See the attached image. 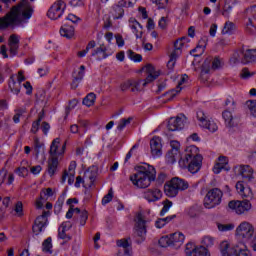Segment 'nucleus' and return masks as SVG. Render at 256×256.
<instances>
[{
	"instance_id": "55",
	"label": "nucleus",
	"mask_w": 256,
	"mask_h": 256,
	"mask_svg": "<svg viewBox=\"0 0 256 256\" xmlns=\"http://www.w3.org/2000/svg\"><path fill=\"white\" fill-rule=\"evenodd\" d=\"M111 201H113V189H110L107 195L102 198V205H107L111 203Z\"/></svg>"
},
{
	"instance_id": "33",
	"label": "nucleus",
	"mask_w": 256,
	"mask_h": 256,
	"mask_svg": "<svg viewBox=\"0 0 256 256\" xmlns=\"http://www.w3.org/2000/svg\"><path fill=\"white\" fill-rule=\"evenodd\" d=\"M123 7L124 6L121 5V2H118L112 6L110 13L114 19H121L123 15H125V10Z\"/></svg>"
},
{
	"instance_id": "56",
	"label": "nucleus",
	"mask_w": 256,
	"mask_h": 256,
	"mask_svg": "<svg viewBox=\"0 0 256 256\" xmlns=\"http://www.w3.org/2000/svg\"><path fill=\"white\" fill-rule=\"evenodd\" d=\"M246 31L247 33H250V35H256V26L253 25V21H251V19H249L246 24Z\"/></svg>"
},
{
	"instance_id": "32",
	"label": "nucleus",
	"mask_w": 256,
	"mask_h": 256,
	"mask_svg": "<svg viewBox=\"0 0 256 256\" xmlns=\"http://www.w3.org/2000/svg\"><path fill=\"white\" fill-rule=\"evenodd\" d=\"M253 61H256V49L244 51L242 65H248V63H253Z\"/></svg>"
},
{
	"instance_id": "9",
	"label": "nucleus",
	"mask_w": 256,
	"mask_h": 256,
	"mask_svg": "<svg viewBox=\"0 0 256 256\" xmlns=\"http://www.w3.org/2000/svg\"><path fill=\"white\" fill-rule=\"evenodd\" d=\"M221 199H223V191L219 188H212L204 198V207L206 209H214L217 205H221Z\"/></svg>"
},
{
	"instance_id": "18",
	"label": "nucleus",
	"mask_w": 256,
	"mask_h": 256,
	"mask_svg": "<svg viewBox=\"0 0 256 256\" xmlns=\"http://www.w3.org/2000/svg\"><path fill=\"white\" fill-rule=\"evenodd\" d=\"M65 1L59 0L58 2L54 3L51 8L48 10V17L49 19L55 20L59 19L61 15H63V11H65Z\"/></svg>"
},
{
	"instance_id": "25",
	"label": "nucleus",
	"mask_w": 256,
	"mask_h": 256,
	"mask_svg": "<svg viewBox=\"0 0 256 256\" xmlns=\"http://www.w3.org/2000/svg\"><path fill=\"white\" fill-rule=\"evenodd\" d=\"M236 190L240 197H247L248 199H251L253 197V191H251V188H249V186H246L243 181H239L236 183Z\"/></svg>"
},
{
	"instance_id": "8",
	"label": "nucleus",
	"mask_w": 256,
	"mask_h": 256,
	"mask_svg": "<svg viewBox=\"0 0 256 256\" xmlns=\"http://www.w3.org/2000/svg\"><path fill=\"white\" fill-rule=\"evenodd\" d=\"M184 241L185 235L181 232H175L167 236H162L158 243L160 247H175V249H179Z\"/></svg>"
},
{
	"instance_id": "43",
	"label": "nucleus",
	"mask_w": 256,
	"mask_h": 256,
	"mask_svg": "<svg viewBox=\"0 0 256 256\" xmlns=\"http://www.w3.org/2000/svg\"><path fill=\"white\" fill-rule=\"evenodd\" d=\"M245 51L234 52L232 57L230 58V62L233 65H237V63H243V55Z\"/></svg>"
},
{
	"instance_id": "20",
	"label": "nucleus",
	"mask_w": 256,
	"mask_h": 256,
	"mask_svg": "<svg viewBox=\"0 0 256 256\" xmlns=\"http://www.w3.org/2000/svg\"><path fill=\"white\" fill-rule=\"evenodd\" d=\"M187 79H189V77L187 76V74H184L181 77V80L178 82L176 89L166 92L163 95L164 97H167V98L165 101H162V103H167V101H172V99H175V97H177V93H181V89H183V87L181 86L184 85V83H187Z\"/></svg>"
},
{
	"instance_id": "6",
	"label": "nucleus",
	"mask_w": 256,
	"mask_h": 256,
	"mask_svg": "<svg viewBox=\"0 0 256 256\" xmlns=\"http://www.w3.org/2000/svg\"><path fill=\"white\" fill-rule=\"evenodd\" d=\"M220 252L222 256H251V252L243 243L231 247L227 241L220 243Z\"/></svg>"
},
{
	"instance_id": "19",
	"label": "nucleus",
	"mask_w": 256,
	"mask_h": 256,
	"mask_svg": "<svg viewBox=\"0 0 256 256\" xmlns=\"http://www.w3.org/2000/svg\"><path fill=\"white\" fill-rule=\"evenodd\" d=\"M185 123H187V118L185 115L178 116L176 118H170L168 121V130L169 131H181L185 127Z\"/></svg>"
},
{
	"instance_id": "57",
	"label": "nucleus",
	"mask_w": 256,
	"mask_h": 256,
	"mask_svg": "<svg viewBox=\"0 0 256 256\" xmlns=\"http://www.w3.org/2000/svg\"><path fill=\"white\" fill-rule=\"evenodd\" d=\"M14 211L18 217H23V202L18 201L15 205Z\"/></svg>"
},
{
	"instance_id": "5",
	"label": "nucleus",
	"mask_w": 256,
	"mask_h": 256,
	"mask_svg": "<svg viewBox=\"0 0 256 256\" xmlns=\"http://www.w3.org/2000/svg\"><path fill=\"white\" fill-rule=\"evenodd\" d=\"M220 252L222 256H251V252L243 243L231 247L227 241L220 243Z\"/></svg>"
},
{
	"instance_id": "21",
	"label": "nucleus",
	"mask_w": 256,
	"mask_h": 256,
	"mask_svg": "<svg viewBox=\"0 0 256 256\" xmlns=\"http://www.w3.org/2000/svg\"><path fill=\"white\" fill-rule=\"evenodd\" d=\"M150 149L153 157H161L163 155V144H161L159 136H155L150 140Z\"/></svg>"
},
{
	"instance_id": "41",
	"label": "nucleus",
	"mask_w": 256,
	"mask_h": 256,
	"mask_svg": "<svg viewBox=\"0 0 256 256\" xmlns=\"http://www.w3.org/2000/svg\"><path fill=\"white\" fill-rule=\"evenodd\" d=\"M52 239L51 237H48L46 240L43 241L42 243V251L44 253H49V255H51V253H53V243H52Z\"/></svg>"
},
{
	"instance_id": "31",
	"label": "nucleus",
	"mask_w": 256,
	"mask_h": 256,
	"mask_svg": "<svg viewBox=\"0 0 256 256\" xmlns=\"http://www.w3.org/2000/svg\"><path fill=\"white\" fill-rule=\"evenodd\" d=\"M238 173L244 179H248V181H251L253 179V168H251V166L249 165H241L238 168Z\"/></svg>"
},
{
	"instance_id": "14",
	"label": "nucleus",
	"mask_w": 256,
	"mask_h": 256,
	"mask_svg": "<svg viewBox=\"0 0 256 256\" xmlns=\"http://www.w3.org/2000/svg\"><path fill=\"white\" fill-rule=\"evenodd\" d=\"M253 233H255V228L249 222H242L236 229L238 237L246 241L253 237Z\"/></svg>"
},
{
	"instance_id": "50",
	"label": "nucleus",
	"mask_w": 256,
	"mask_h": 256,
	"mask_svg": "<svg viewBox=\"0 0 256 256\" xmlns=\"http://www.w3.org/2000/svg\"><path fill=\"white\" fill-rule=\"evenodd\" d=\"M224 63L223 60L219 57L212 58V66L211 69L213 71H217V69H221L223 67Z\"/></svg>"
},
{
	"instance_id": "44",
	"label": "nucleus",
	"mask_w": 256,
	"mask_h": 256,
	"mask_svg": "<svg viewBox=\"0 0 256 256\" xmlns=\"http://www.w3.org/2000/svg\"><path fill=\"white\" fill-rule=\"evenodd\" d=\"M43 110L39 113L38 119L32 123L31 133H37L39 127H41V121H43Z\"/></svg>"
},
{
	"instance_id": "35",
	"label": "nucleus",
	"mask_w": 256,
	"mask_h": 256,
	"mask_svg": "<svg viewBox=\"0 0 256 256\" xmlns=\"http://www.w3.org/2000/svg\"><path fill=\"white\" fill-rule=\"evenodd\" d=\"M60 35L66 37V39H71L75 35V28L71 25L64 24L60 29Z\"/></svg>"
},
{
	"instance_id": "36",
	"label": "nucleus",
	"mask_w": 256,
	"mask_h": 256,
	"mask_svg": "<svg viewBox=\"0 0 256 256\" xmlns=\"http://www.w3.org/2000/svg\"><path fill=\"white\" fill-rule=\"evenodd\" d=\"M59 166V158H49L48 160V174L53 177L57 173V167Z\"/></svg>"
},
{
	"instance_id": "45",
	"label": "nucleus",
	"mask_w": 256,
	"mask_h": 256,
	"mask_svg": "<svg viewBox=\"0 0 256 256\" xmlns=\"http://www.w3.org/2000/svg\"><path fill=\"white\" fill-rule=\"evenodd\" d=\"M193 255L194 256H211V254H209V250H207L205 246L196 247L193 250Z\"/></svg>"
},
{
	"instance_id": "46",
	"label": "nucleus",
	"mask_w": 256,
	"mask_h": 256,
	"mask_svg": "<svg viewBox=\"0 0 256 256\" xmlns=\"http://www.w3.org/2000/svg\"><path fill=\"white\" fill-rule=\"evenodd\" d=\"M127 55L129 59L134 61V63H141V61H143V56H141V54L133 52V50H128Z\"/></svg>"
},
{
	"instance_id": "22",
	"label": "nucleus",
	"mask_w": 256,
	"mask_h": 256,
	"mask_svg": "<svg viewBox=\"0 0 256 256\" xmlns=\"http://www.w3.org/2000/svg\"><path fill=\"white\" fill-rule=\"evenodd\" d=\"M73 81L71 83L72 89H77L79 87V83L83 81V77H85V66L81 65L78 70H74L72 73Z\"/></svg>"
},
{
	"instance_id": "30",
	"label": "nucleus",
	"mask_w": 256,
	"mask_h": 256,
	"mask_svg": "<svg viewBox=\"0 0 256 256\" xmlns=\"http://www.w3.org/2000/svg\"><path fill=\"white\" fill-rule=\"evenodd\" d=\"M176 147L172 148L166 154V159H168V163H175L177 159H181V153L179 152V143H175Z\"/></svg>"
},
{
	"instance_id": "10",
	"label": "nucleus",
	"mask_w": 256,
	"mask_h": 256,
	"mask_svg": "<svg viewBox=\"0 0 256 256\" xmlns=\"http://www.w3.org/2000/svg\"><path fill=\"white\" fill-rule=\"evenodd\" d=\"M185 43H189V38L182 37L174 42V50L170 54V60L167 63L168 69H173V67H175V61H177V58L181 55V49H183Z\"/></svg>"
},
{
	"instance_id": "47",
	"label": "nucleus",
	"mask_w": 256,
	"mask_h": 256,
	"mask_svg": "<svg viewBox=\"0 0 256 256\" xmlns=\"http://www.w3.org/2000/svg\"><path fill=\"white\" fill-rule=\"evenodd\" d=\"M163 208L160 211V216L163 217L165 216V213H167L172 207H173V202L171 200H164L162 202Z\"/></svg>"
},
{
	"instance_id": "2",
	"label": "nucleus",
	"mask_w": 256,
	"mask_h": 256,
	"mask_svg": "<svg viewBox=\"0 0 256 256\" xmlns=\"http://www.w3.org/2000/svg\"><path fill=\"white\" fill-rule=\"evenodd\" d=\"M157 179V170L149 164L136 167V173L130 176V181L139 189H147Z\"/></svg>"
},
{
	"instance_id": "63",
	"label": "nucleus",
	"mask_w": 256,
	"mask_h": 256,
	"mask_svg": "<svg viewBox=\"0 0 256 256\" xmlns=\"http://www.w3.org/2000/svg\"><path fill=\"white\" fill-rule=\"evenodd\" d=\"M119 2L123 7H133L135 5V0H120Z\"/></svg>"
},
{
	"instance_id": "53",
	"label": "nucleus",
	"mask_w": 256,
	"mask_h": 256,
	"mask_svg": "<svg viewBox=\"0 0 256 256\" xmlns=\"http://www.w3.org/2000/svg\"><path fill=\"white\" fill-rule=\"evenodd\" d=\"M203 247H213L215 245V238L211 236H204L202 239Z\"/></svg>"
},
{
	"instance_id": "52",
	"label": "nucleus",
	"mask_w": 256,
	"mask_h": 256,
	"mask_svg": "<svg viewBox=\"0 0 256 256\" xmlns=\"http://www.w3.org/2000/svg\"><path fill=\"white\" fill-rule=\"evenodd\" d=\"M229 3H231V0H228L227 4H224L222 15L223 17H226V19H229L231 16V11H233V6H229Z\"/></svg>"
},
{
	"instance_id": "23",
	"label": "nucleus",
	"mask_w": 256,
	"mask_h": 256,
	"mask_svg": "<svg viewBox=\"0 0 256 256\" xmlns=\"http://www.w3.org/2000/svg\"><path fill=\"white\" fill-rule=\"evenodd\" d=\"M228 164L229 158H227V156L218 157V160L213 167V173H215V175H219L223 169H225V171H229L230 168H227Z\"/></svg>"
},
{
	"instance_id": "48",
	"label": "nucleus",
	"mask_w": 256,
	"mask_h": 256,
	"mask_svg": "<svg viewBox=\"0 0 256 256\" xmlns=\"http://www.w3.org/2000/svg\"><path fill=\"white\" fill-rule=\"evenodd\" d=\"M131 121H133V118L129 117V118H122L117 126L118 131H123V129H125V127H127V125H131Z\"/></svg>"
},
{
	"instance_id": "16",
	"label": "nucleus",
	"mask_w": 256,
	"mask_h": 256,
	"mask_svg": "<svg viewBox=\"0 0 256 256\" xmlns=\"http://www.w3.org/2000/svg\"><path fill=\"white\" fill-rule=\"evenodd\" d=\"M50 215L51 213L49 211H44L42 215L36 218L34 225L32 227V231L33 233H35V235H39V233H42L43 229L47 227V217H49Z\"/></svg>"
},
{
	"instance_id": "40",
	"label": "nucleus",
	"mask_w": 256,
	"mask_h": 256,
	"mask_svg": "<svg viewBox=\"0 0 256 256\" xmlns=\"http://www.w3.org/2000/svg\"><path fill=\"white\" fill-rule=\"evenodd\" d=\"M212 61L213 58L208 57L205 59V61L202 64V69H201V75H207L209 73V71H211L212 67Z\"/></svg>"
},
{
	"instance_id": "39",
	"label": "nucleus",
	"mask_w": 256,
	"mask_h": 256,
	"mask_svg": "<svg viewBox=\"0 0 256 256\" xmlns=\"http://www.w3.org/2000/svg\"><path fill=\"white\" fill-rule=\"evenodd\" d=\"M116 245L122 248L126 256H131V249H129V241L127 239L118 240Z\"/></svg>"
},
{
	"instance_id": "4",
	"label": "nucleus",
	"mask_w": 256,
	"mask_h": 256,
	"mask_svg": "<svg viewBox=\"0 0 256 256\" xmlns=\"http://www.w3.org/2000/svg\"><path fill=\"white\" fill-rule=\"evenodd\" d=\"M187 189H189V182L179 177L172 178L164 185L166 197H177L179 191H187Z\"/></svg>"
},
{
	"instance_id": "51",
	"label": "nucleus",
	"mask_w": 256,
	"mask_h": 256,
	"mask_svg": "<svg viewBox=\"0 0 256 256\" xmlns=\"http://www.w3.org/2000/svg\"><path fill=\"white\" fill-rule=\"evenodd\" d=\"M77 219L79 220L81 227L85 226V224L87 223V219H89V214L87 213V210H82L81 214L77 216Z\"/></svg>"
},
{
	"instance_id": "37",
	"label": "nucleus",
	"mask_w": 256,
	"mask_h": 256,
	"mask_svg": "<svg viewBox=\"0 0 256 256\" xmlns=\"http://www.w3.org/2000/svg\"><path fill=\"white\" fill-rule=\"evenodd\" d=\"M61 143V140L59 138H55L51 145H50V159H57V155H61V153L57 152V149H59V144Z\"/></svg>"
},
{
	"instance_id": "1",
	"label": "nucleus",
	"mask_w": 256,
	"mask_h": 256,
	"mask_svg": "<svg viewBox=\"0 0 256 256\" xmlns=\"http://www.w3.org/2000/svg\"><path fill=\"white\" fill-rule=\"evenodd\" d=\"M31 17H33V6L29 0H21L4 17L0 18V31L13 27V25H25L29 23Z\"/></svg>"
},
{
	"instance_id": "26",
	"label": "nucleus",
	"mask_w": 256,
	"mask_h": 256,
	"mask_svg": "<svg viewBox=\"0 0 256 256\" xmlns=\"http://www.w3.org/2000/svg\"><path fill=\"white\" fill-rule=\"evenodd\" d=\"M222 117L225 121L226 127H229L230 129L233 127H237V125H239V118L233 117L231 111H224L222 113Z\"/></svg>"
},
{
	"instance_id": "62",
	"label": "nucleus",
	"mask_w": 256,
	"mask_h": 256,
	"mask_svg": "<svg viewBox=\"0 0 256 256\" xmlns=\"http://www.w3.org/2000/svg\"><path fill=\"white\" fill-rule=\"evenodd\" d=\"M78 101L73 99L69 102V105L66 108V115H69L70 111L73 110L74 107H77Z\"/></svg>"
},
{
	"instance_id": "12",
	"label": "nucleus",
	"mask_w": 256,
	"mask_h": 256,
	"mask_svg": "<svg viewBox=\"0 0 256 256\" xmlns=\"http://www.w3.org/2000/svg\"><path fill=\"white\" fill-rule=\"evenodd\" d=\"M229 209L236 212L237 215H243L251 211V202L249 200H232L228 203Z\"/></svg>"
},
{
	"instance_id": "11",
	"label": "nucleus",
	"mask_w": 256,
	"mask_h": 256,
	"mask_svg": "<svg viewBox=\"0 0 256 256\" xmlns=\"http://www.w3.org/2000/svg\"><path fill=\"white\" fill-rule=\"evenodd\" d=\"M95 179H97V168L92 167L84 172V179L81 176H78L74 185L77 189L81 187V183H87L88 187H93Z\"/></svg>"
},
{
	"instance_id": "13",
	"label": "nucleus",
	"mask_w": 256,
	"mask_h": 256,
	"mask_svg": "<svg viewBox=\"0 0 256 256\" xmlns=\"http://www.w3.org/2000/svg\"><path fill=\"white\" fill-rule=\"evenodd\" d=\"M197 120L199 121L200 127H203L204 129H208L210 133H215L219 129L217 126V123L207 120V115L203 110H198L196 113Z\"/></svg>"
},
{
	"instance_id": "24",
	"label": "nucleus",
	"mask_w": 256,
	"mask_h": 256,
	"mask_svg": "<svg viewBox=\"0 0 256 256\" xmlns=\"http://www.w3.org/2000/svg\"><path fill=\"white\" fill-rule=\"evenodd\" d=\"M8 47L10 55H12V57H15V55H17L19 51V36H17V34L10 35L8 39Z\"/></svg>"
},
{
	"instance_id": "59",
	"label": "nucleus",
	"mask_w": 256,
	"mask_h": 256,
	"mask_svg": "<svg viewBox=\"0 0 256 256\" xmlns=\"http://www.w3.org/2000/svg\"><path fill=\"white\" fill-rule=\"evenodd\" d=\"M23 113H25L24 109L15 110V115L13 116L14 123H19L21 116H23Z\"/></svg>"
},
{
	"instance_id": "3",
	"label": "nucleus",
	"mask_w": 256,
	"mask_h": 256,
	"mask_svg": "<svg viewBox=\"0 0 256 256\" xmlns=\"http://www.w3.org/2000/svg\"><path fill=\"white\" fill-rule=\"evenodd\" d=\"M145 70L148 74L145 80H127L121 84V91H129L130 89L132 93H139L140 91H143V87H147L149 83H153V81L160 75L151 64H148Z\"/></svg>"
},
{
	"instance_id": "27",
	"label": "nucleus",
	"mask_w": 256,
	"mask_h": 256,
	"mask_svg": "<svg viewBox=\"0 0 256 256\" xmlns=\"http://www.w3.org/2000/svg\"><path fill=\"white\" fill-rule=\"evenodd\" d=\"M197 157H201L199 154V148L192 145L186 148L184 159H180V161H186V163H189V160L197 159Z\"/></svg>"
},
{
	"instance_id": "28",
	"label": "nucleus",
	"mask_w": 256,
	"mask_h": 256,
	"mask_svg": "<svg viewBox=\"0 0 256 256\" xmlns=\"http://www.w3.org/2000/svg\"><path fill=\"white\" fill-rule=\"evenodd\" d=\"M130 29H132L136 39L143 37V25H141L135 18L130 19Z\"/></svg>"
},
{
	"instance_id": "34",
	"label": "nucleus",
	"mask_w": 256,
	"mask_h": 256,
	"mask_svg": "<svg viewBox=\"0 0 256 256\" xmlns=\"http://www.w3.org/2000/svg\"><path fill=\"white\" fill-rule=\"evenodd\" d=\"M8 87L14 95H18L21 93V84L15 81V75H11L9 82H8Z\"/></svg>"
},
{
	"instance_id": "42",
	"label": "nucleus",
	"mask_w": 256,
	"mask_h": 256,
	"mask_svg": "<svg viewBox=\"0 0 256 256\" xmlns=\"http://www.w3.org/2000/svg\"><path fill=\"white\" fill-rule=\"evenodd\" d=\"M95 99H97V96L95 93H89L82 101L83 105L86 107H93L95 105Z\"/></svg>"
},
{
	"instance_id": "29",
	"label": "nucleus",
	"mask_w": 256,
	"mask_h": 256,
	"mask_svg": "<svg viewBox=\"0 0 256 256\" xmlns=\"http://www.w3.org/2000/svg\"><path fill=\"white\" fill-rule=\"evenodd\" d=\"M111 53L107 52V47L105 45H100V47L96 48L92 52V57H97L98 61H102V59H107Z\"/></svg>"
},
{
	"instance_id": "60",
	"label": "nucleus",
	"mask_w": 256,
	"mask_h": 256,
	"mask_svg": "<svg viewBox=\"0 0 256 256\" xmlns=\"http://www.w3.org/2000/svg\"><path fill=\"white\" fill-rule=\"evenodd\" d=\"M217 227L220 231H232L235 226L233 224H218Z\"/></svg>"
},
{
	"instance_id": "17",
	"label": "nucleus",
	"mask_w": 256,
	"mask_h": 256,
	"mask_svg": "<svg viewBox=\"0 0 256 256\" xmlns=\"http://www.w3.org/2000/svg\"><path fill=\"white\" fill-rule=\"evenodd\" d=\"M143 197L148 203H157L163 198V192L159 188H149L143 191Z\"/></svg>"
},
{
	"instance_id": "38",
	"label": "nucleus",
	"mask_w": 256,
	"mask_h": 256,
	"mask_svg": "<svg viewBox=\"0 0 256 256\" xmlns=\"http://www.w3.org/2000/svg\"><path fill=\"white\" fill-rule=\"evenodd\" d=\"M237 29L235 23L231 21H226L222 29V35H232L233 31Z\"/></svg>"
},
{
	"instance_id": "58",
	"label": "nucleus",
	"mask_w": 256,
	"mask_h": 256,
	"mask_svg": "<svg viewBox=\"0 0 256 256\" xmlns=\"http://www.w3.org/2000/svg\"><path fill=\"white\" fill-rule=\"evenodd\" d=\"M253 75H255V72H250L249 68H243L240 73L242 79H249L250 77H253Z\"/></svg>"
},
{
	"instance_id": "61",
	"label": "nucleus",
	"mask_w": 256,
	"mask_h": 256,
	"mask_svg": "<svg viewBox=\"0 0 256 256\" xmlns=\"http://www.w3.org/2000/svg\"><path fill=\"white\" fill-rule=\"evenodd\" d=\"M203 51H204L203 47L197 46L196 48L190 51V55H193V57H199V55H201Z\"/></svg>"
},
{
	"instance_id": "7",
	"label": "nucleus",
	"mask_w": 256,
	"mask_h": 256,
	"mask_svg": "<svg viewBox=\"0 0 256 256\" xmlns=\"http://www.w3.org/2000/svg\"><path fill=\"white\" fill-rule=\"evenodd\" d=\"M147 223H149V220H147V216L139 212L136 216V225L134 231V235L135 237H137L136 243L138 244L143 243V241H145L147 237Z\"/></svg>"
},
{
	"instance_id": "64",
	"label": "nucleus",
	"mask_w": 256,
	"mask_h": 256,
	"mask_svg": "<svg viewBox=\"0 0 256 256\" xmlns=\"http://www.w3.org/2000/svg\"><path fill=\"white\" fill-rule=\"evenodd\" d=\"M194 249H195V248L193 247V244H192V243L186 244L185 254H186L187 256H192Z\"/></svg>"
},
{
	"instance_id": "54",
	"label": "nucleus",
	"mask_w": 256,
	"mask_h": 256,
	"mask_svg": "<svg viewBox=\"0 0 256 256\" xmlns=\"http://www.w3.org/2000/svg\"><path fill=\"white\" fill-rule=\"evenodd\" d=\"M58 237L59 239H62L66 243L68 241H71V235L67 234V230H63L61 228L58 229Z\"/></svg>"
},
{
	"instance_id": "49",
	"label": "nucleus",
	"mask_w": 256,
	"mask_h": 256,
	"mask_svg": "<svg viewBox=\"0 0 256 256\" xmlns=\"http://www.w3.org/2000/svg\"><path fill=\"white\" fill-rule=\"evenodd\" d=\"M248 111L252 117H256V100H248L246 102Z\"/></svg>"
},
{
	"instance_id": "15",
	"label": "nucleus",
	"mask_w": 256,
	"mask_h": 256,
	"mask_svg": "<svg viewBox=\"0 0 256 256\" xmlns=\"http://www.w3.org/2000/svg\"><path fill=\"white\" fill-rule=\"evenodd\" d=\"M179 164L182 165V167H187L190 173L195 174L198 173V171L201 169V165L203 164V156L192 158L188 163L186 160H180Z\"/></svg>"
}]
</instances>
